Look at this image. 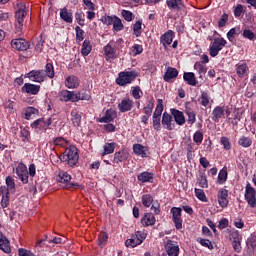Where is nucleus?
I'll return each instance as SVG.
<instances>
[{"label": "nucleus", "mask_w": 256, "mask_h": 256, "mask_svg": "<svg viewBox=\"0 0 256 256\" xmlns=\"http://www.w3.org/2000/svg\"><path fill=\"white\" fill-rule=\"evenodd\" d=\"M236 73L241 79L247 77V73H249V66H247V63L236 64Z\"/></svg>", "instance_id": "25"}, {"label": "nucleus", "mask_w": 256, "mask_h": 256, "mask_svg": "<svg viewBox=\"0 0 256 256\" xmlns=\"http://www.w3.org/2000/svg\"><path fill=\"white\" fill-rule=\"evenodd\" d=\"M225 181H227V168H223L222 170H220V172L218 174L219 185H223V183H225Z\"/></svg>", "instance_id": "47"}, {"label": "nucleus", "mask_w": 256, "mask_h": 256, "mask_svg": "<svg viewBox=\"0 0 256 256\" xmlns=\"http://www.w3.org/2000/svg\"><path fill=\"white\" fill-rule=\"evenodd\" d=\"M60 159L68 163L69 167H75L79 162V152L77 151V147L70 146L66 148L63 155L60 156Z\"/></svg>", "instance_id": "2"}, {"label": "nucleus", "mask_w": 256, "mask_h": 256, "mask_svg": "<svg viewBox=\"0 0 256 256\" xmlns=\"http://www.w3.org/2000/svg\"><path fill=\"white\" fill-rule=\"evenodd\" d=\"M165 249L169 256H178L179 255V246L173 244V241H171V240L166 241Z\"/></svg>", "instance_id": "21"}, {"label": "nucleus", "mask_w": 256, "mask_h": 256, "mask_svg": "<svg viewBox=\"0 0 256 256\" xmlns=\"http://www.w3.org/2000/svg\"><path fill=\"white\" fill-rule=\"evenodd\" d=\"M195 195L200 201H207V196L203 190L195 189Z\"/></svg>", "instance_id": "57"}, {"label": "nucleus", "mask_w": 256, "mask_h": 256, "mask_svg": "<svg viewBox=\"0 0 256 256\" xmlns=\"http://www.w3.org/2000/svg\"><path fill=\"white\" fill-rule=\"evenodd\" d=\"M115 147H117V144L115 142L106 143L104 145V152L102 155H111V153L115 152Z\"/></svg>", "instance_id": "39"}, {"label": "nucleus", "mask_w": 256, "mask_h": 256, "mask_svg": "<svg viewBox=\"0 0 256 256\" xmlns=\"http://www.w3.org/2000/svg\"><path fill=\"white\" fill-rule=\"evenodd\" d=\"M247 247H251V249H255V247H256V235H251V237L248 238Z\"/></svg>", "instance_id": "61"}, {"label": "nucleus", "mask_w": 256, "mask_h": 256, "mask_svg": "<svg viewBox=\"0 0 256 256\" xmlns=\"http://www.w3.org/2000/svg\"><path fill=\"white\" fill-rule=\"evenodd\" d=\"M186 115L188 116V124L193 125L197 121L196 114L192 110H187Z\"/></svg>", "instance_id": "52"}, {"label": "nucleus", "mask_w": 256, "mask_h": 256, "mask_svg": "<svg viewBox=\"0 0 256 256\" xmlns=\"http://www.w3.org/2000/svg\"><path fill=\"white\" fill-rule=\"evenodd\" d=\"M123 22L119 17L114 16L113 29L114 31H123Z\"/></svg>", "instance_id": "48"}, {"label": "nucleus", "mask_w": 256, "mask_h": 256, "mask_svg": "<svg viewBox=\"0 0 256 256\" xmlns=\"http://www.w3.org/2000/svg\"><path fill=\"white\" fill-rule=\"evenodd\" d=\"M143 25V22L142 21H137L134 26H133V33L135 36L137 37H141V33H142V30H141V27Z\"/></svg>", "instance_id": "50"}, {"label": "nucleus", "mask_w": 256, "mask_h": 256, "mask_svg": "<svg viewBox=\"0 0 256 256\" xmlns=\"http://www.w3.org/2000/svg\"><path fill=\"white\" fill-rule=\"evenodd\" d=\"M117 118V112L113 109H108L104 116L100 118L98 121L99 123H111V121H114Z\"/></svg>", "instance_id": "20"}, {"label": "nucleus", "mask_w": 256, "mask_h": 256, "mask_svg": "<svg viewBox=\"0 0 256 256\" xmlns=\"http://www.w3.org/2000/svg\"><path fill=\"white\" fill-rule=\"evenodd\" d=\"M75 31H76V41L78 43H81V41H83V39H85V37H84L85 31H83V29H81V27H79V26H76Z\"/></svg>", "instance_id": "51"}, {"label": "nucleus", "mask_w": 256, "mask_h": 256, "mask_svg": "<svg viewBox=\"0 0 256 256\" xmlns=\"http://www.w3.org/2000/svg\"><path fill=\"white\" fill-rule=\"evenodd\" d=\"M132 53H133V55H141V53H143V46H141L139 44H135L132 47Z\"/></svg>", "instance_id": "62"}, {"label": "nucleus", "mask_w": 256, "mask_h": 256, "mask_svg": "<svg viewBox=\"0 0 256 256\" xmlns=\"http://www.w3.org/2000/svg\"><path fill=\"white\" fill-rule=\"evenodd\" d=\"M166 3L170 9H181L183 7L181 0H167Z\"/></svg>", "instance_id": "43"}, {"label": "nucleus", "mask_w": 256, "mask_h": 256, "mask_svg": "<svg viewBox=\"0 0 256 256\" xmlns=\"http://www.w3.org/2000/svg\"><path fill=\"white\" fill-rule=\"evenodd\" d=\"M53 123V119L48 118L45 120V118H40L34 121L31 124L32 129H35V131H47L49 129V125Z\"/></svg>", "instance_id": "9"}, {"label": "nucleus", "mask_w": 256, "mask_h": 256, "mask_svg": "<svg viewBox=\"0 0 256 256\" xmlns=\"http://www.w3.org/2000/svg\"><path fill=\"white\" fill-rule=\"evenodd\" d=\"M107 239H109V236L106 232H101L98 236V243L100 247H105L107 245Z\"/></svg>", "instance_id": "49"}, {"label": "nucleus", "mask_w": 256, "mask_h": 256, "mask_svg": "<svg viewBox=\"0 0 256 256\" xmlns=\"http://www.w3.org/2000/svg\"><path fill=\"white\" fill-rule=\"evenodd\" d=\"M53 145H55V147H62L65 149V147H68L69 141L63 137H57L54 139Z\"/></svg>", "instance_id": "37"}, {"label": "nucleus", "mask_w": 256, "mask_h": 256, "mask_svg": "<svg viewBox=\"0 0 256 256\" xmlns=\"http://www.w3.org/2000/svg\"><path fill=\"white\" fill-rule=\"evenodd\" d=\"M122 17H124L125 21H133V13L129 10H122Z\"/></svg>", "instance_id": "60"}, {"label": "nucleus", "mask_w": 256, "mask_h": 256, "mask_svg": "<svg viewBox=\"0 0 256 256\" xmlns=\"http://www.w3.org/2000/svg\"><path fill=\"white\" fill-rule=\"evenodd\" d=\"M243 37H245V39H249L250 41H253L255 39V33H253L249 29H245L243 31Z\"/></svg>", "instance_id": "59"}, {"label": "nucleus", "mask_w": 256, "mask_h": 256, "mask_svg": "<svg viewBox=\"0 0 256 256\" xmlns=\"http://www.w3.org/2000/svg\"><path fill=\"white\" fill-rule=\"evenodd\" d=\"M142 204L144 207H151V205H153V196L150 194H144L142 196Z\"/></svg>", "instance_id": "45"}, {"label": "nucleus", "mask_w": 256, "mask_h": 256, "mask_svg": "<svg viewBox=\"0 0 256 256\" xmlns=\"http://www.w3.org/2000/svg\"><path fill=\"white\" fill-rule=\"evenodd\" d=\"M183 79L192 87H195V85H197V78L195 77V73L193 72H185L183 75Z\"/></svg>", "instance_id": "31"}, {"label": "nucleus", "mask_w": 256, "mask_h": 256, "mask_svg": "<svg viewBox=\"0 0 256 256\" xmlns=\"http://www.w3.org/2000/svg\"><path fill=\"white\" fill-rule=\"evenodd\" d=\"M60 19L65 21V23H73V12L67 9V7L60 9Z\"/></svg>", "instance_id": "23"}, {"label": "nucleus", "mask_w": 256, "mask_h": 256, "mask_svg": "<svg viewBox=\"0 0 256 256\" xmlns=\"http://www.w3.org/2000/svg\"><path fill=\"white\" fill-rule=\"evenodd\" d=\"M245 199L250 207H256V191L251 187V184L246 185Z\"/></svg>", "instance_id": "10"}, {"label": "nucleus", "mask_w": 256, "mask_h": 256, "mask_svg": "<svg viewBox=\"0 0 256 256\" xmlns=\"http://www.w3.org/2000/svg\"><path fill=\"white\" fill-rule=\"evenodd\" d=\"M178 75H179V71L176 68L169 67L166 73L164 74V81L169 83L171 79H177Z\"/></svg>", "instance_id": "27"}, {"label": "nucleus", "mask_w": 256, "mask_h": 256, "mask_svg": "<svg viewBox=\"0 0 256 256\" xmlns=\"http://www.w3.org/2000/svg\"><path fill=\"white\" fill-rule=\"evenodd\" d=\"M171 114L173 115L177 125H185V115L183 114V112L172 109Z\"/></svg>", "instance_id": "28"}, {"label": "nucleus", "mask_w": 256, "mask_h": 256, "mask_svg": "<svg viewBox=\"0 0 256 256\" xmlns=\"http://www.w3.org/2000/svg\"><path fill=\"white\" fill-rule=\"evenodd\" d=\"M224 115H225V107L217 106L212 111V121H214L215 123H219V120L223 119Z\"/></svg>", "instance_id": "24"}, {"label": "nucleus", "mask_w": 256, "mask_h": 256, "mask_svg": "<svg viewBox=\"0 0 256 256\" xmlns=\"http://www.w3.org/2000/svg\"><path fill=\"white\" fill-rule=\"evenodd\" d=\"M193 141L196 145H201V143H203V132L197 131L194 133Z\"/></svg>", "instance_id": "53"}, {"label": "nucleus", "mask_w": 256, "mask_h": 256, "mask_svg": "<svg viewBox=\"0 0 256 256\" xmlns=\"http://www.w3.org/2000/svg\"><path fill=\"white\" fill-rule=\"evenodd\" d=\"M220 143L225 151H231L233 145L231 144V140L229 138H227L226 136H222L220 138Z\"/></svg>", "instance_id": "40"}, {"label": "nucleus", "mask_w": 256, "mask_h": 256, "mask_svg": "<svg viewBox=\"0 0 256 256\" xmlns=\"http://www.w3.org/2000/svg\"><path fill=\"white\" fill-rule=\"evenodd\" d=\"M162 125L164 129L168 131H173L175 129V122H173V116L171 114L164 112L162 116Z\"/></svg>", "instance_id": "16"}, {"label": "nucleus", "mask_w": 256, "mask_h": 256, "mask_svg": "<svg viewBox=\"0 0 256 256\" xmlns=\"http://www.w3.org/2000/svg\"><path fill=\"white\" fill-rule=\"evenodd\" d=\"M93 47L91 46V41L89 40H84L83 44H82V49H81V53L84 57H87V55H89V53H91Z\"/></svg>", "instance_id": "36"}, {"label": "nucleus", "mask_w": 256, "mask_h": 256, "mask_svg": "<svg viewBox=\"0 0 256 256\" xmlns=\"http://www.w3.org/2000/svg\"><path fill=\"white\" fill-rule=\"evenodd\" d=\"M123 43V38H119L116 42L111 41L104 47V55L107 59H116L117 57V45H121Z\"/></svg>", "instance_id": "5"}, {"label": "nucleus", "mask_w": 256, "mask_h": 256, "mask_svg": "<svg viewBox=\"0 0 256 256\" xmlns=\"http://www.w3.org/2000/svg\"><path fill=\"white\" fill-rule=\"evenodd\" d=\"M11 45L16 51H27L31 47V44L23 38L13 39Z\"/></svg>", "instance_id": "14"}, {"label": "nucleus", "mask_w": 256, "mask_h": 256, "mask_svg": "<svg viewBox=\"0 0 256 256\" xmlns=\"http://www.w3.org/2000/svg\"><path fill=\"white\" fill-rule=\"evenodd\" d=\"M71 121L74 127H79V125H81V114L77 109L71 111Z\"/></svg>", "instance_id": "33"}, {"label": "nucleus", "mask_w": 256, "mask_h": 256, "mask_svg": "<svg viewBox=\"0 0 256 256\" xmlns=\"http://www.w3.org/2000/svg\"><path fill=\"white\" fill-rule=\"evenodd\" d=\"M16 174L18 175L22 183L24 184L29 183V172L27 171V166H25V164L23 163L18 164L16 168Z\"/></svg>", "instance_id": "15"}, {"label": "nucleus", "mask_w": 256, "mask_h": 256, "mask_svg": "<svg viewBox=\"0 0 256 256\" xmlns=\"http://www.w3.org/2000/svg\"><path fill=\"white\" fill-rule=\"evenodd\" d=\"M145 239H147V232L145 230L137 231L130 239L125 241V246L130 249H134V247L141 245Z\"/></svg>", "instance_id": "4"}, {"label": "nucleus", "mask_w": 256, "mask_h": 256, "mask_svg": "<svg viewBox=\"0 0 256 256\" xmlns=\"http://www.w3.org/2000/svg\"><path fill=\"white\" fill-rule=\"evenodd\" d=\"M194 69H196L200 75L207 73V68L199 62L194 65Z\"/></svg>", "instance_id": "58"}, {"label": "nucleus", "mask_w": 256, "mask_h": 256, "mask_svg": "<svg viewBox=\"0 0 256 256\" xmlns=\"http://www.w3.org/2000/svg\"><path fill=\"white\" fill-rule=\"evenodd\" d=\"M75 94L77 96V101H89L91 99V94L87 90L75 92Z\"/></svg>", "instance_id": "38"}, {"label": "nucleus", "mask_w": 256, "mask_h": 256, "mask_svg": "<svg viewBox=\"0 0 256 256\" xmlns=\"http://www.w3.org/2000/svg\"><path fill=\"white\" fill-rule=\"evenodd\" d=\"M162 113H163V100L158 99V104H157L156 109L154 111L153 117L161 118Z\"/></svg>", "instance_id": "46"}, {"label": "nucleus", "mask_w": 256, "mask_h": 256, "mask_svg": "<svg viewBox=\"0 0 256 256\" xmlns=\"http://www.w3.org/2000/svg\"><path fill=\"white\" fill-rule=\"evenodd\" d=\"M181 208L173 207L171 209L172 213V220L173 223L175 224L176 229H183V219H181V213H182Z\"/></svg>", "instance_id": "12"}, {"label": "nucleus", "mask_w": 256, "mask_h": 256, "mask_svg": "<svg viewBox=\"0 0 256 256\" xmlns=\"http://www.w3.org/2000/svg\"><path fill=\"white\" fill-rule=\"evenodd\" d=\"M155 216L151 213H146L141 219V223L144 227H149L155 223Z\"/></svg>", "instance_id": "32"}, {"label": "nucleus", "mask_w": 256, "mask_h": 256, "mask_svg": "<svg viewBox=\"0 0 256 256\" xmlns=\"http://www.w3.org/2000/svg\"><path fill=\"white\" fill-rule=\"evenodd\" d=\"M252 144L253 141L249 137L241 136L238 140V145H240V147L247 148Z\"/></svg>", "instance_id": "44"}, {"label": "nucleus", "mask_w": 256, "mask_h": 256, "mask_svg": "<svg viewBox=\"0 0 256 256\" xmlns=\"http://www.w3.org/2000/svg\"><path fill=\"white\" fill-rule=\"evenodd\" d=\"M65 86L68 89H76V87H79V78L76 76H69L66 78Z\"/></svg>", "instance_id": "29"}, {"label": "nucleus", "mask_w": 256, "mask_h": 256, "mask_svg": "<svg viewBox=\"0 0 256 256\" xmlns=\"http://www.w3.org/2000/svg\"><path fill=\"white\" fill-rule=\"evenodd\" d=\"M39 91H41L40 85L25 83L22 87V93H27L28 95H37Z\"/></svg>", "instance_id": "19"}, {"label": "nucleus", "mask_w": 256, "mask_h": 256, "mask_svg": "<svg viewBox=\"0 0 256 256\" xmlns=\"http://www.w3.org/2000/svg\"><path fill=\"white\" fill-rule=\"evenodd\" d=\"M129 159V152L125 149H121L114 154V163H122V161H127Z\"/></svg>", "instance_id": "22"}, {"label": "nucleus", "mask_w": 256, "mask_h": 256, "mask_svg": "<svg viewBox=\"0 0 256 256\" xmlns=\"http://www.w3.org/2000/svg\"><path fill=\"white\" fill-rule=\"evenodd\" d=\"M227 21H229V15L223 14L218 22V27H225V25H227Z\"/></svg>", "instance_id": "63"}, {"label": "nucleus", "mask_w": 256, "mask_h": 256, "mask_svg": "<svg viewBox=\"0 0 256 256\" xmlns=\"http://www.w3.org/2000/svg\"><path fill=\"white\" fill-rule=\"evenodd\" d=\"M0 249L4 251V253H11V246H9V240L3 236L0 232Z\"/></svg>", "instance_id": "30"}, {"label": "nucleus", "mask_w": 256, "mask_h": 256, "mask_svg": "<svg viewBox=\"0 0 256 256\" xmlns=\"http://www.w3.org/2000/svg\"><path fill=\"white\" fill-rule=\"evenodd\" d=\"M85 17V14H83V12H77L75 14V18H76V21L77 23L83 27V25H85V19H83Z\"/></svg>", "instance_id": "55"}, {"label": "nucleus", "mask_w": 256, "mask_h": 256, "mask_svg": "<svg viewBox=\"0 0 256 256\" xmlns=\"http://www.w3.org/2000/svg\"><path fill=\"white\" fill-rule=\"evenodd\" d=\"M6 185L0 187V197H2V207H8L9 205V195L11 193H15V179L13 177L8 176L6 178Z\"/></svg>", "instance_id": "1"}, {"label": "nucleus", "mask_w": 256, "mask_h": 256, "mask_svg": "<svg viewBox=\"0 0 256 256\" xmlns=\"http://www.w3.org/2000/svg\"><path fill=\"white\" fill-rule=\"evenodd\" d=\"M58 97L60 101H64L67 103L71 101L72 103H77V94L75 91L62 90L58 93Z\"/></svg>", "instance_id": "11"}, {"label": "nucleus", "mask_w": 256, "mask_h": 256, "mask_svg": "<svg viewBox=\"0 0 256 256\" xmlns=\"http://www.w3.org/2000/svg\"><path fill=\"white\" fill-rule=\"evenodd\" d=\"M200 103L203 107H207V105H209V94L207 92H202L200 96Z\"/></svg>", "instance_id": "54"}, {"label": "nucleus", "mask_w": 256, "mask_h": 256, "mask_svg": "<svg viewBox=\"0 0 256 256\" xmlns=\"http://www.w3.org/2000/svg\"><path fill=\"white\" fill-rule=\"evenodd\" d=\"M243 14V5L238 4L236 8L234 9V16L235 17H241Z\"/></svg>", "instance_id": "64"}, {"label": "nucleus", "mask_w": 256, "mask_h": 256, "mask_svg": "<svg viewBox=\"0 0 256 256\" xmlns=\"http://www.w3.org/2000/svg\"><path fill=\"white\" fill-rule=\"evenodd\" d=\"M173 37L174 33L170 30L161 36L160 43H162L164 47H167L168 45H171V43H173Z\"/></svg>", "instance_id": "26"}, {"label": "nucleus", "mask_w": 256, "mask_h": 256, "mask_svg": "<svg viewBox=\"0 0 256 256\" xmlns=\"http://www.w3.org/2000/svg\"><path fill=\"white\" fill-rule=\"evenodd\" d=\"M134 102L130 98H124L118 104V109L120 113H127V111H131L133 109Z\"/></svg>", "instance_id": "18"}, {"label": "nucleus", "mask_w": 256, "mask_h": 256, "mask_svg": "<svg viewBox=\"0 0 256 256\" xmlns=\"http://www.w3.org/2000/svg\"><path fill=\"white\" fill-rule=\"evenodd\" d=\"M151 179H153V173L150 172H142L138 175V181H141V183H148Z\"/></svg>", "instance_id": "41"}, {"label": "nucleus", "mask_w": 256, "mask_h": 256, "mask_svg": "<svg viewBox=\"0 0 256 256\" xmlns=\"http://www.w3.org/2000/svg\"><path fill=\"white\" fill-rule=\"evenodd\" d=\"M39 115V110H37L35 107H28L25 110V119H35Z\"/></svg>", "instance_id": "35"}, {"label": "nucleus", "mask_w": 256, "mask_h": 256, "mask_svg": "<svg viewBox=\"0 0 256 256\" xmlns=\"http://www.w3.org/2000/svg\"><path fill=\"white\" fill-rule=\"evenodd\" d=\"M242 237L241 234H239V231H234L231 233L230 235V241H232V243H235L237 241H242Z\"/></svg>", "instance_id": "56"}, {"label": "nucleus", "mask_w": 256, "mask_h": 256, "mask_svg": "<svg viewBox=\"0 0 256 256\" xmlns=\"http://www.w3.org/2000/svg\"><path fill=\"white\" fill-rule=\"evenodd\" d=\"M44 75H46V77H49V79H53V77H55V68L53 67V64H46Z\"/></svg>", "instance_id": "42"}, {"label": "nucleus", "mask_w": 256, "mask_h": 256, "mask_svg": "<svg viewBox=\"0 0 256 256\" xmlns=\"http://www.w3.org/2000/svg\"><path fill=\"white\" fill-rule=\"evenodd\" d=\"M225 45H227V40L224 38H215L209 48L210 57H217L219 55V51H222Z\"/></svg>", "instance_id": "7"}, {"label": "nucleus", "mask_w": 256, "mask_h": 256, "mask_svg": "<svg viewBox=\"0 0 256 256\" xmlns=\"http://www.w3.org/2000/svg\"><path fill=\"white\" fill-rule=\"evenodd\" d=\"M137 78V73L135 72H121L119 74V77L116 79L117 85H120L121 87L132 83V81H135Z\"/></svg>", "instance_id": "8"}, {"label": "nucleus", "mask_w": 256, "mask_h": 256, "mask_svg": "<svg viewBox=\"0 0 256 256\" xmlns=\"http://www.w3.org/2000/svg\"><path fill=\"white\" fill-rule=\"evenodd\" d=\"M26 77L35 83H43L46 79L45 71L43 70H32L26 74Z\"/></svg>", "instance_id": "13"}, {"label": "nucleus", "mask_w": 256, "mask_h": 256, "mask_svg": "<svg viewBox=\"0 0 256 256\" xmlns=\"http://www.w3.org/2000/svg\"><path fill=\"white\" fill-rule=\"evenodd\" d=\"M133 152L135 155H139L140 157H147V148L141 144H134Z\"/></svg>", "instance_id": "34"}, {"label": "nucleus", "mask_w": 256, "mask_h": 256, "mask_svg": "<svg viewBox=\"0 0 256 256\" xmlns=\"http://www.w3.org/2000/svg\"><path fill=\"white\" fill-rule=\"evenodd\" d=\"M56 181L61 183V187L63 189H71L73 187V183H71V175L63 170H58L55 172Z\"/></svg>", "instance_id": "6"}, {"label": "nucleus", "mask_w": 256, "mask_h": 256, "mask_svg": "<svg viewBox=\"0 0 256 256\" xmlns=\"http://www.w3.org/2000/svg\"><path fill=\"white\" fill-rule=\"evenodd\" d=\"M217 197H218V203L220 207L225 209V207L229 205V200L227 199V197H229V191H227V189L222 188L218 191Z\"/></svg>", "instance_id": "17"}, {"label": "nucleus", "mask_w": 256, "mask_h": 256, "mask_svg": "<svg viewBox=\"0 0 256 256\" xmlns=\"http://www.w3.org/2000/svg\"><path fill=\"white\" fill-rule=\"evenodd\" d=\"M25 9L26 7L23 2L17 4V10L15 13V27L18 33L23 31V23L25 21V17H27V11Z\"/></svg>", "instance_id": "3"}]
</instances>
